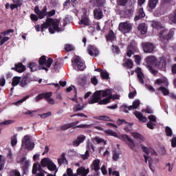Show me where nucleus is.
<instances>
[{"mask_svg":"<svg viewBox=\"0 0 176 176\" xmlns=\"http://www.w3.org/2000/svg\"><path fill=\"white\" fill-rule=\"evenodd\" d=\"M111 97H112L111 89L98 91L94 93L88 102L89 104H96V102H98L100 105H105V104H108L109 102Z\"/></svg>","mask_w":176,"mask_h":176,"instance_id":"obj_1","label":"nucleus"},{"mask_svg":"<svg viewBox=\"0 0 176 176\" xmlns=\"http://www.w3.org/2000/svg\"><path fill=\"white\" fill-rule=\"evenodd\" d=\"M151 27L160 31V39L161 42H168V39H171V38L174 36V30H170L168 32L165 29L164 27H163L162 23L159 22L153 21L151 23Z\"/></svg>","mask_w":176,"mask_h":176,"instance_id":"obj_2","label":"nucleus"},{"mask_svg":"<svg viewBox=\"0 0 176 176\" xmlns=\"http://www.w3.org/2000/svg\"><path fill=\"white\" fill-rule=\"evenodd\" d=\"M58 25H60V20L59 19L54 20L52 18H47L46 19L45 23H44L41 25V32H43L44 28H49L48 30H49V32H50V34H54L56 32V31L57 32L63 31V30L60 28L58 27Z\"/></svg>","mask_w":176,"mask_h":176,"instance_id":"obj_3","label":"nucleus"},{"mask_svg":"<svg viewBox=\"0 0 176 176\" xmlns=\"http://www.w3.org/2000/svg\"><path fill=\"white\" fill-rule=\"evenodd\" d=\"M146 61L147 63V69L153 75H157V71L154 69L153 67L151 65H156V63L157 61V58L154 56H149L146 58Z\"/></svg>","mask_w":176,"mask_h":176,"instance_id":"obj_4","label":"nucleus"},{"mask_svg":"<svg viewBox=\"0 0 176 176\" xmlns=\"http://www.w3.org/2000/svg\"><path fill=\"white\" fill-rule=\"evenodd\" d=\"M38 63L41 67H42V69H45V71L47 72V71H49L47 68H50V67H52V64H53V58H49L46 60V56H42L40 58Z\"/></svg>","mask_w":176,"mask_h":176,"instance_id":"obj_5","label":"nucleus"},{"mask_svg":"<svg viewBox=\"0 0 176 176\" xmlns=\"http://www.w3.org/2000/svg\"><path fill=\"white\" fill-rule=\"evenodd\" d=\"M118 28L122 34H129L133 30V26L130 22H121L119 24Z\"/></svg>","mask_w":176,"mask_h":176,"instance_id":"obj_6","label":"nucleus"},{"mask_svg":"<svg viewBox=\"0 0 176 176\" xmlns=\"http://www.w3.org/2000/svg\"><path fill=\"white\" fill-rule=\"evenodd\" d=\"M140 104V100H136L133 101V105L127 107V105L124 104L121 106V110L123 111V112H125V113H129V111H131V109H137Z\"/></svg>","mask_w":176,"mask_h":176,"instance_id":"obj_7","label":"nucleus"},{"mask_svg":"<svg viewBox=\"0 0 176 176\" xmlns=\"http://www.w3.org/2000/svg\"><path fill=\"white\" fill-rule=\"evenodd\" d=\"M30 136L25 135L24 136L23 140H22V145L26 148V149H28L29 151H32L35 146V144L34 142H31L30 141Z\"/></svg>","mask_w":176,"mask_h":176,"instance_id":"obj_8","label":"nucleus"},{"mask_svg":"<svg viewBox=\"0 0 176 176\" xmlns=\"http://www.w3.org/2000/svg\"><path fill=\"white\" fill-rule=\"evenodd\" d=\"M166 65H167V62L166 61V57L162 56L157 59L155 67L158 69H162V71H164V69H166Z\"/></svg>","mask_w":176,"mask_h":176,"instance_id":"obj_9","label":"nucleus"},{"mask_svg":"<svg viewBox=\"0 0 176 176\" xmlns=\"http://www.w3.org/2000/svg\"><path fill=\"white\" fill-rule=\"evenodd\" d=\"M74 63L76 64L77 68H76V71H84L86 68V65H85V63H83V60H82V58L79 56H76L74 60Z\"/></svg>","mask_w":176,"mask_h":176,"instance_id":"obj_10","label":"nucleus"},{"mask_svg":"<svg viewBox=\"0 0 176 176\" xmlns=\"http://www.w3.org/2000/svg\"><path fill=\"white\" fill-rule=\"evenodd\" d=\"M142 46L145 53H153V50H155V46L151 43H143Z\"/></svg>","mask_w":176,"mask_h":176,"instance_id":"obj_11","label":"nucleus"},{"mask_svg":"<svg viewBox=\"0 0 176 176\" xmlns=\"http://www.w3.org/2000/svg\"><path fill=\"white\" fill-rule=\"evenodd\" d=\"M91 22L90 21V19H89V15L86 14V12L83 13V14L81 16V19L80 21L79 24L82 25L89 26L90 25V23Z\"/></svg>","mask_w":176,"mask_h":176,"instance_id":"obj_12","label":"nucleus"},{"mask_svg":"<svg viewBox=\"0 0 176 176\" xmlns=\"http://www.w3.org/2000/svg\"><path fill=\"white\" fill-rule=\"evenodd\" d=\"M137 52H138L137 46H135V45L130 44L127 48L126 56L128 57H131V56H133L134 53H137Z\"/></svg>","mask_w":176,"mask_h":176,"instance_id":"obj_13","label":"nucleus"},{"mask_svg":"<svg viewBox=\"0 0 176 176\" xmlns=\"http://www.w3.org/2000/svg\"><path fill=\"white\" fill-rule=\"evenodd\" d=\"M87 52L89 56H94V57H97L98 54H100V51L97 49V47L93 45H89L87 48Z\"/></svg>","mask_w":176,"mask_h":176,"instance_id":"obj_14","label":"nucleus"},{"mask_svg":"<svg viewBox=\"0 0 176 176\" xmlns=\"http://www.w3.org/2000/svg\"><path fill=\"white\" fill-rule=\"evenodd\" d=\"M135 72L137 74L138 80L139 83H140V85H144V83H145V82L144 81V73H142L141 68L138 67L135 70Z\"/></svg>","mask_w":176,"mask_h":176,"instance_id":"obj_15","label":"nucleus"},{"mask_svg":"<svg viewBox=\"0 0 176 176\" xmlns=\"http://www.w3.org/2000/svg\"><path fill=\"white\" fill-rule=\"evenodd\" d=\"M86 140V136L85 135H80L77 137V138L73 142V146H79L83 141Z\"/></svg>","mask_w":176,"mask_h":176,"instance_id":"obj_16","label":"nucleus"},{"mask_svg":"<svg viewBox=\"0 0 176 176\" xmlns=\"http://www.w3.org/2000/svg\"><path fill=\"white\" fill-rule=\"evenodd\" d=\"M86 140V136L85 135H80L77 137V138L73 142V146H79L83 141Z\"/></svg>","mask_w":176,"mask_h":176,"instance_id":"obj_17","label":"nucleus"},{"mask_svg":"<svg viewBox=\"0 0 176 176\" xmlns=\"http://www.w3.org/2000/svg\"><path fill=\"white\" fill-rule=\"evenodd\" d=\"M94 16L96 20H101L104 17V13L100 8H96L94 11Z\"/></svg>","mask_w":176,"mask_h":176,"instance_id":"obj_18","label":"nucleus"},{"mask_svg":"<svg viewBox=\"0 0 176 176\" xmlns=\"http://www.w3.org/2000/svg\"><path fill=\"white\" fill-rule=\"evenodd\" d=\"M12 69L21 74L25 71V66L23 65V63H20L18 64H15L14 67H12Z\"/></svg>","mask_w":176,"mask_h":176,"instance_id":"obj_19","label":"nucleus"},{"mask_svg":"<svg viewBox=\"0 0 176 176\" xmlns=\"http://www.w3.org/2000/svg\"><path fill=\"white\" fill-rule=\"evenodd\" d=\"M155 84L159 86H166V87H168V80H167V78L164 77L156 80Z\"/></svg>","mask_w":176,"mask_h":176,"instance_id":"obj_20","label":"nucleus"},{"mask_svg":"<svg viewBox=\"0 0 176 176\" xmlns=\"http://www.w3.org/2000/svg\"><path fill=\"white\" fill-rule=\"evenodd\" d=\"M28 83H30V77L28 75H25L21 80L20 86L21 87H27Z\"/></svg>","mask_w":176,"mask_h":176,"instance_id":"obj_21","label":"nucleus"},{"mask_svg":"<svg viewBox=\"0 0 176 176\" xmlns=\"http://www.w3.org/2000/svg\"><path fill=\"white\" fill-rule=\"evenodd\" d=\"M133 114L135 115V116H136V118L140 121L142 122L143 123H146L148 118H146V117L144 116L141 112L140 111H135L133 113Z\"/></svg>","mask_w":176,"mask_h":176,"instance_id":"obj_22","label":"nucleus"},{"mask_svg":"<svg viewBox=\"0 0 176 176\" xmlns=\"http://www.w3.org/2000/svg\"><path fill=\"white\" fill-rule=\"evenodd\" d=\"M138 31H140L142 35H145L148 31V28H146V25L145 23H141L138 27Z\"/></svg>","mask_w":176,"mask_h":176,"instance_id":"obj_23","label":"nucleus"},{"mask_svg":"<svg viewBox=\"0 0 176 176\" xmlns=\"http://www.w3.org/2000/svg\"><path fill=\"white\" fill-rule=\"evenodd\" d=\"M96 120H103L104 122H113L108 116H98L94 117Z\"/></svg>","mask_w":176,"mask_h":176,"instance_id":"obj_24","label":"nucleus"},{"mask_svg":"<svg viewBox=\"0 0 176 176\" xmlns=\"http://www.w3.org/2000/svg\"><path fill=\"white\" fill-rule=\"evenodd\" d=\"M131 135L133 137V138L140 141V142H144V140H145L144 136L137 132H132Z\"/></svg>","mask_w":176,"mask_h":176,"instance_id":"obj_25","label":"nucleus"},{"mask_svg":"<svg viewBox=\"0 0 176 176\" xmlns=\"http://www.w3.org/2000/svg\"><path fill=\"white\" fill-rule=\"evenodd\" d=\"M91 168L95 171H98V170H100V160L96 159L93 161L91 164Z\"/></svg>","mask_w":176,"mask_h":176,"instance_id":"obj_26","label":"nucleus"},{"mask_svg":"<svg viewBox=\"0 0 176 176\" xmlns=\"http://www.w3.org/2000/svg\"><path fill=\"white\" fill-rule=\"evenodd\" d=\"M168 18L170 23L176 24V10L173 11V12L168 16Z\"/></svg>","mask_w":176,"mask_h":176,"instance_id":"obj_27","label":"nucleus"},{"mask_svg":"<svg viewBox=\"0 0 176 176\" xmlns=\"http://www.w3.org/2000/svg\"><path fill=\"white\" fill-rule=\"evenodd\" d=\"M143 17H145V12H144V9L139 8L138 14L135 17V21H138L140 19H142Z\"/></svg>","mask_w":176,"mask_h":176,"instance_id":"obj_28","label":"nucleus"},{"mask_svg":"<svg viewBox=\"0 0 176 176\" xmlns=\"http://www.w3.org/2000/svg\"><path fill=\"white\" fill-rule=\"evenodd\" d=\"M21 82V77L14 76L12 78V87H15V86H18V85H20Z\"/></svg>","mask_w":176,"mask_h":176,"instance_id":"obj_29","label":"nucleus"},{"mask_svg":"<svg viewBox=\"0 0 176 176\" xmlns=\"http://www.w3.org/2000/svg\"><path fill=\"white\" fill-rule=\"evenodd\" d=\"M21 163L23 170H27V168H28V166H30V161L27 160V158H21Z\"/></svg>","mask_w":176,"mask_h":176,"instance_id":"obj_30","label":"nucleus"},{"mask_svg":"<svg viewBox=\"0 0 176 176\" xmlns=\"http://www.w3.org/2000/svg\"><path fill=\"white\" fill-rule=\"evenodd\" d=\"M157 90L158 91H162L163 96H168V94L170 93L168 88L166 86H161Z\"/></svg>","mask_w":176,"mask_h":176,"instance_id":"obj_31","label":"nucleus"},{"mask_svg":"<svg viewBox=\"0 0 176 176\" xmlns=\"http://www.w3.org/2000/svg\"><path fill=\"white\" fill-rule=\"evenodd\" d=\"M47 168L50 169L51 171H55L54 176H56V173H57V166L56 164H54V162L53 161H51L50 162Z\"/></svg>","mask_w":176,"mask_h":176,"instance_id":"obj_32","label":"nucleus"},{"mask_svg":"<svg viewBox=\"0 0 176 176\" xmlns=\"http://www.w3.org/2000/svg\"><path fill=\"white\" fill-rule=\"evenodd\" d=\"M85 108H86V104L81 105L80 104H77L73 108V111H74V112H79L80 111H83Z\"/></svg>","mask_w":176,"mask_h":176,"instance_id":"obj_33","label":"nucleus"},{"mask_svg":"<svg viewBox=\"0 0 176 176\" xmlns=\"http://www.w3.org/2000/svg\"><path fill=\"white\" fill-rule=\"evenodd\" d=\"M157 3H159V0H149L148 7L150 9H155Z\"/></svg>","mask_w":176,"mask_h":176,"instance_id":"obj_34","label":"nucleus"},{"mask_svg":"<svg viewBox=\"0 0 176 176\" xmlns=\"http://www.w3.org/2000/svg\"><path fill=\"white\" fill-rule=\"evenodd\" d=\"M58 163L59 166H61L63 163H67V158H65V153H63L60 157L58 159Z\"/></svg>","mask_w":176,"mask_h":176,"instance_id":"obj_35","label":"nucleus"},{"mask_svg":"<svg viewBox=\"0 0 176 176\" xmlns=\"http://www.w3.org/2000/svg\"><path fill=\"white\" fill-rule=\"evenodd\" d=\"M47 8L44 7L42 11H40V12H38V18L41 19H43L45 16H47Z\"/></svg>","mask_w":176,"mask_h":176,"instance_id":"obj_36","label":"nucleus"},{"mask_svg":"<svg viewBox=\"0 0 176 176\" xmlns=\"http://www.w3.org/2000/svg\"><path fill=\"white\" fill-rule=\"evenodd\" d=\"M52 162V160H50V159L49 158H44L41 160V166L42 167H46L49 166V164H50V162Z\"/></svg>","mask_w":176,"mask_h":176,"instance_id":"obj_37","label":"nucleus"},{"mask_svg":"<svg viewBox=\"0 0 176 176\" xmlns=\"http://www.w3.org/2000/svg\"><path fill=\"white\" fill-rule=\"evenodd\" d=\"M104 134H106V135H111L112 137H118V133H116V132L111 130V129H108V130H104Z\"/></svg>","mask_w":176,"mask_h":176,"instance_id":"obj_38","label":"nucleus"},{"mask_svg":"<svg viewBox=\"0 0 176 176\" xmlns=\"http://www.w3.org/2000/svg\"><path fill=\"white\" fill-rule=\"evenodd\" d=\"M71 127H75V123L66 124L63 125L60 129L63 131L68 130V129H71Z\"/></svg>","mask_w":176,"mask_h":176,"instance_id":"obj_39","label":"nucleus"},{"mask_svg":"<svg viewBox=\"0 0 176 176\" xmlns=\"http://www.w3.org/2000/svg\"><path fill=\"white\" fill-rule=\"evenodd\" d=\"M106 38L107 41H112L113 39H115V33H113V31L111 30L109 34L106 36Z\"/></svg>","mask_w":176,"mask_h":176,"instance_id":"obj_40","label":"nucleus"},{"mask_svg":"<svg viewBox=\"0 0 176 176\" xmlns=\"http://www.w3.org/2000/svg\"><path fill=\"white\" fill-rule=\"evenodd\" d=\"M126 144L131 149H134V148H135V144L134 143V141H133V139L131 138H129Z\"/></svg>","mask_w":176,"mask_h":176,"instance_id":"obj_41","label":"nucleus"},{"mask_svg":"<svg viewBox=\"0 0 176 176\" xmlns=\"http://www.w3.org/2000/svg\"><path fill=\"white\" fill-rule=\"evenodd\" d=\"M28 67L30 68V71H32V72L36 71V69L38 68L36 63H29Z\"/></svg>","mask_w":176,"mask_h":176,"instance_id":"obj_42","label":"nucleus"},{"mask_svg":"<svg viewBox=\"0 0 176 176\" xmlns=\"http://www.w3.org/2000/svg\"><path fill=\"white\" fill-rule=\"evenodd\" d=\"M119 156H120V153L116 151H113V160L114 162H118L119 160Z\"/></svg>","mask_w":176,"mask_h":176,"instance_id":"obj_43","label":"nucleus"},{"mask_svg":"<svg viewBox=\"0 0 176 176\" xmlns=\"http://www.w3.org/2000/svg\"><path fill=\"white\" fill-rule=\"evenodd\" d=\"M124 67H126V68H133V60H131V59H128L124 63Z\"/></svg>","mask_w":176,"mask_h":176,"instance_id":"obj_44","label":"nucleus"},{"mask_svg":"<svg viewBox=\"0 0 176 176\" xmlns=\"http://www.w3.org/2000/svg\"><path fill=\"white\" fill-rule=\"evenodd\" d=\"M3 166H5V157L0 155V171L3 170Z\"/></svg>","mask_w":176,"mask_h":176,"instance_id":"obj_45","label":"nucleus"},{"mask_svg":"<svg viewBox=\"0 0 176 176\" xmlns=\"http://www.w3.org/2000/svg\"><path fill=\"white\" fill-rule=\"evenodd\" d=\"M11 145L12 146H16L17 145V136L13 135L11 137Z\"/></svg>","mask_w":176,"mask_h":176,"instance_id":"obj_46","label":"nucleus"},{"mask_svg":"<svg viewBox=\"0 0 176 176\" xmlns=\"http://www.w3.org/2000/svg\"><path fill=\"white\" fill-rule=\"evenodd\" d=\"M28 98H30V96H27L24 97L23 98L14 102V105H20V104H23V102H24V101H26V100H28Z\"/></svg>","mask_w":176,"mask_h":176,"instance_id":"obj_47","label":"nucleus"},{"mask_svg":"<svg viewBox=\"0 0 176 176\" xmlns=\"http://www.w3.org/2000/svg\"><path fill=\"white\" fill-rule=\"evenodd\" d=\"M119 139L121 140L122 141H124L126 143V142H128L129 140H130V138L129 137V135L124 134L120 135Z\"/></svg>","mask_w":176,"mask_h":176,"instance_id":"obj_48","label":"nucleus"},{"mask_svg":"<svg viewBox=\"0 0 176 176\" xmlns=\"http://www.w3.org/2000/svg\"><path fill=\"white\" fill-rule=\"evenodd\" d=\"M94 142H96V144H103L104 145H105V140L98 137L94 139Z\"/></svg>","mask_w":176,"mask_h":176,"instance_id":"obj_49","label":"nucleus"},{"mask_svg":"<svg viewBox=\"0 0 176 176\" xmlns=\"http://www.w3.org/2000/svg\"><path fill=\"white\" fill-rule=\"evenodd\" d=\"M144 160H145L146 163H148V166L152 165L153 160H152V158H151V157H148L146 155H144Z\"/></svg>","mask_w":176,"mask_h":176,"instance_id":"obj_50","label":"nucleus"},{"mask_svg":"<svg viewBox=\"0 0 176 176\" xmlns=\"http://www.w3.org/2000/svg\"><path fill=\"white\" fill-rule=\"evenodd\" d=\"M140 147L142 149L143 152H144V153H146V155H149V153H151L149 148L148 147L145 146L144 144H141Z\"/></svg>","mask_w":176,"mask_h":176,"instance_id":"obj_51","label":"nucleus"},{"mask_svg":"<svg viewBox=\"0 0 176 176\" xmlns=\"http://www.w3.org/2000/svg\"><path fill=\"white\" fill-rule=\"evenodd\" d=\"M166 133L168 137H171L173 135V130L168 126L166 127Z\"/></svg>","mask_w":176,"mask_h":176,"instance_id":"obj_52","label":"nucleus"},{"mask_svg":"<svg viewBox=\"0 0 176 176\" xmlns=\"http://www.w3.org/2000/svg\"><path fill=\"white\" fill-rule=\"evenodd\" d=\"M43 119H46V118H49V116H52V112L48 111L47 113H45L43 114H39Z\"/></svg>","mask_w":176,"mask_h":176,"instance_id":"obj_53","label":"nucleus"},{"mask_svg":"<svg viewBox=\"0 0 176 176\" xmlns=\"http://www.w3.org/2000/svg\"><path fill=\"white\" fill-rule=\"evenodd\" d=\"M10 176H21L20 172L16 170H11L10 172Z\"/></svg>","mask_w":176,"mask_h":176,"instance_id":"obj_54","label":"nucleus"},{"mask_svg":"<svg viewBox=\"0 0 176 176\" xmlns=\"http://www.w3.org/2000/svg\"><path fill=\"white\" fill-rule=\"evenodd\" d=\"M91 126L92 124H80L78 126H76V127L78 129H90Z\"/></svg>","mask_w":176,"mask_h":176,"instance_id":"obj_55","label":"nucleus"},{"mask_svg":"<svg viewBox=\"0 0 176 176\" xmlns=\"http://www.w3.org/2000/svg\"><path fill=\"white\" fill-rule=\"evenodd\" d=\"M100 76L102 78V79H108L109 78V75L106 72H101Z\"/></svg>","mask_w":176,"mask_h":176,"instance_id":"obj_56","label":"nucleus"},{"mask_svg":"<svg viewBox=\"0 0 176 176\" xmlns=\"http://www.w3.org/2000/svg\"><path fill=\"white\" fill-rule=\"evenodd\" d=\"M65 49L66 52H72L74 50V46L69 44L65 45Z\"/></svg>","mask_w":176,"mask_h":176,"instance_id":"obj_57","label":"nucleus"},{"mask_svg":"<svg viewBox=\"0 0 176 176\" xmlns=\"http://www.w3.org/2000/svg\"><path fill=\"white\" fill-rule=\"evenodd\" d=\"M89 156L90 155L89 154V150H87L85 154L81 155L82 160H86L87 159H89Z\"/></svg>","mask_w":176,"mask_h":176,"instance_id":"obj_58","label":"nucleus"},{"mask_svg":"<svg viewBox=\"0 0 176 176\" xmlns=\"http://www.w3.org/2000/svg\"><path fill=\"white\" fill-rule=\"evenodd\" d=\"M52 92H47L45 94H43V98H45L46 100V101H47L50 98V97H52Z\"/></svg>","mask_w":176,"mask_h":176,"instance_id":"obj_59","label":"nucleus"},{"mask_svg":"<svg viewBox=\"0 0 176 176\" xmlns=\"http://www.w3.org/2000/svg\"><path fill=\"white\" fill-rule=\"evenodd\" d=\"M112 47L113 53H117V54H119L120 53V50H119V47L116 45H113Z\"/></svg>","mask_w":176,"mask_h":176,"instance_id":"obj_60","label":"nucleus"},{"mask_svg":"<svg viewBox=\"0 0 176 176\" xmlns=\"http://www.w3.org/2000/svg\"><path fill=\"white\" fill-rule=\"evenodd\" d=\"M94 2L98 8H100V6H102V5H104V1L102 0H94Z\"/></svg>","mask_w":176,"mask_h":176,"instance_id":"obj_61","label":"nucleus"},{"mask_svg":"<svg viewBox=\"0 0 176 176\" xmlns=\"http://www.w3.org/2000/svg\"><path fill=\"white\" fill-rule=\"evenodd\" d=\"M116 123L118 126H121V124H123V123H124L125 124H127V122H126V120H124L123 119L117 120Z\"/></svg>","mask_w":176,"mask_h":176,"instance_id":"obj_62","label":"nucleus"},{"mask_svg":"<svg viewBox=\"0 0 176 176\" xmlns=\"http://www.w3.org/2000/svg\"><path fill=\"white\" fill-rule=\"evenodd\" d=\"M9 41V37L8 36H4L2 38V39L0 41V45L2 46L5 42H8Z\"/></svg>","mask_w":176,"mask_h":176,"instance_id":"obj_63","label":"nucleus"},{"mask_svg":"<svg viewBox=\"0 0 176 176\" xmlns=\"http://www.w3.org/2000/svg\"><path fill=\"white\" fill-rule=\"evenodd\" d=\"M171 146L173 148H175L176 147V138H173L171 140Z\"/></svg>","mask_w":176,"mask_h":176,"instance_id":"obj_64","label":"nucleus"}]
</instances>
